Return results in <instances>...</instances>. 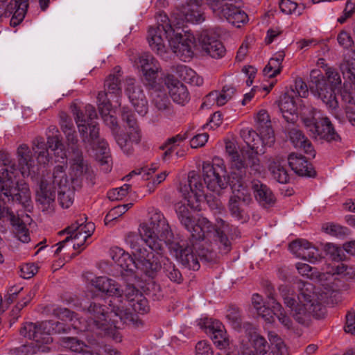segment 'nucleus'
I'll return each mask as SVG.
<instances>
[{
	"instance_id": "obj_1",
	"label": "nucleus",
	"mask_w": 355,
	"mask_h": 355,
	"mask_svg": "<svg viewBox=\"0 0 355 355\" xmlns=\"http://www.w3.org/2000/svg\"><path fill=\"white\" fill-rule=\"evenodd\" d=\"M180 191L183 200L175 205V211L180 224L191 233L192 239L196 241H203L205 244L212 245V241L223 252L230 250V242L225 233L227 225L222 219H216V227L204 217L198 219L197 223L191 210L200 211L206 194L200 178L196 172L191 171L188 175V184L181 185Z\"/></svg>"
},
{
	"instance_id": "obj_2",
	"label": "nucleus",
	"mask_w": 355,
	"mask_h": 355,
	"mask_svg": "<svg viewBox=\"0 0 355 355\" xmlns=\"http://www.w3.org/2000/svg\"><path fill=\"white\" fill-rule=\"evenodd\" d=\"M91 286L96 288L101 293L112 297L110 300V312L102 309L100 303L92 302L87 308L91 320L88 324H83L78 318H76L73 313L65 308H58L53 310V315L61 320L71 323L76 321V324L80 327V331L94 330V327L104 331L105 334L110 336L116 342L121 340L120 333L117 330L118 320L113 318L123 320L128 318L130 312L123 306H119L118 303H122L125 294L121 286L113 279L105 277H95L89 281Z\"/></svg>"
},
{
	"instance_id": "obj_3",
	"label": "nucleus",
	"mask_w": 355,
	"mask_h": 355,
	"mask_svg": "<svg viewBox=\"0 0 355 355\" xmlns=\"http://www.w3.org/2000/svg\"><path fill=\"white\" fill-rule=\"evenodd\" d=\"M0 162L4 166L0 170V220H9L15 237L22 243H28L30 241L28 230L4 204L17 201L27 205L31 201L29 187L24 181L17 180V171L7 154L0 155Z\"/></svg>"
},
{
	"instance_id": "obj_4",
	"label": "nucleus",
	"mask_w": 355,
	"mask_h": 355,
	"mask_svg": "<svg viewBox=\"0 0 355 355\" xmlns=\"http://www.w3.org/2000/svg\"><path fill=\"white\" fill-rule=\"evenodd\" d=\"M146 40L157 55H162L171 49L184 62L193 57L196 47L193 34L184 31L180 21L175 23L164 14L159 15L156 25L148 27Z\"/></svg>"
},
{
	"instance_id": "obj_5",
	"label": "nucleus",
	"mask_w": 355,
	"mask_h": 355,
	"mask_svg": "<svg viewBox=\"0 0 355 355\" xmlns=\"http://www.w3.org/2000/svg\"><path fill=\"white\" fill-rule=\"evenodd\" d=\"M139 235L143 241L149 248L150 252L155 256L150 257L151 261H158L160 267L164 265L166 275L173 282H180L182 275L175 266L163 255L164 244L167 243L173 238L168 223L163 214L157 209L150 213V220L148 223L139 226Z\"/></svg>"
},
{
	"instance_id": "obj_6",
	"label": "nucleus",
	"mask_w": 355,
	"mask_h": 355,
	"mask_svg": "<svg viewBox=\"0 0 355 355\" xmlns=\"http://www.w3.org/2000/svg\"><path fill=\"white\" fill-rule=\"evenodd\" d=\"M202 175L207 188L216 193L230 185L233 196L229 202V208L232 215L238 219L242 217V210L239 202L248 203L251 200L249 190L243 185V179L233 180L227 178L225 162L223 159L216 157L212 163L202 164Z\"/></svg>"
},
{
	"instance_id": "obj_7",
	"label": "nucleus",
	"mask_w": 355,
	"mask_h": 355,
	"mask_svg": "<svg viewBox=\"0 0 355 355\" xmlns=\"http://www.w3.org/2000/svg\"><path fill=\"white\" fill-rule=\"evenodd\" d=\"M241 137L248 146L247 148L241 150V155L234 152L231 144L226 146V150L231 156L230 166V176L227 178L233 180L243 179L248 172L251 175H260L264 171L263 165L257 156L264 151L255 142V137L257 141L260 139L256 132L250 129L243 130Z\"/></svg>"
},
{
	"instance_id": "obj_8",
	"label": "nucleus",
	"mask_w": 355,
	"mask_h": 355,
	"mask_svg": "<svg viewBox=\"0 0 355 355\" xmlns=\"http://www.w3.org/2000/svg\"><path fill=\"white\" fill-rule=\"evenodd\" d=\"M57 319L41 323L26 322L20 329V334L32 340L33 342L21 346L18 349V355H33L38 352H48V345L53 342L51 334L65 333L71 327L75 329L80 328L76 324V321L71 323L58 318Z\"/></svg>"
},
{
	"instance_id": "obj_9",
	"label": "nucleus",
	"mask_w": 355,
	"mask_h": 355,
	"mask_svg": "<svg viewBox=\"0 0 355 355\" xmlns=\"http://www.w3.org/2000/svg\"><path fill=\"white\" fill-rule=\"evenodd\" d=\"M126 242L132 250L133 257L125 252L123 249L113 247L110 249V255L114 263L122 270L130 272L139 270L150 275V272L157 270L160 267V263L156 260L151 261L150 257L154 258L155 256L150 252L149 248L147 249L144 246H146V244L143 241L142 238L139 241L137 235L130 234L126 239Z\"/></svg>"
},
{
	"instance_id": "obj_10",
	"label": "nucleus",
	"mask_w": 355,
	"mask_h": 355,
	"mask_svg": "<svg viewBox=\"0 0 355 355\" xmlns=\"http://www.w3.org/2000/svg\"><path fill=\"white\" fill-rule=\"evenodd\" d=\"M107 94L101 92L97 96V103L99 112L106 125L112 130L115 140L120 148L125 154H129L132 150L133 144H137L141 140V133L137 127L136 120L132 114H129L123 110V119L125 121L128 127L125 130L119 133L117 132L118 124L114 115L115 111L107 98Z\"/></svg>"
},
{
	"instance_id": "obj_11",
	"label": "nucleus",
	"mask_w": 355,
	"mask_h": 355,
	"mask_svg": "<svg viewBox=\"0 0 355 355\" xmlns=\"http://www.w3.org/2000/svg\"><path fill=\"white\" fill-rule=\"evenodd\" d=\"M297 288L299 293L297 296L291 288L286 286H281L279 291L292 316L298 322L303 323L310 314L320 309L319 301L324 297L322 295H317L314 286L310 282H299Z\"/></svg>"
},
{
	"instance_id": "obj_12",
	"label": "nucleus",
	"mask_w": 355,
	"mask_h": 355,
	"mask_svg": "<svg viewBox=\"0 0 355 355\" xmlns=\"http://www.w3.org/2000/svg\"><path fill=\"white\" fill-rule=\"evenodd\" d=\"M17 157L21 175L32 180L37 179L40 166H45L50 161L46 145L41 138L34 140L32 150L26 144L20 145L17 150Z\"/></svg>"
},
{
	"instance_id": "obj_13",
	"label": "nucleus",
	"mask_w": 355,
	"mask_h": 355,
	"mask_svg": "<svg viewBox=\"0 0 355 355\" xmlns=\"http://www.w3.org/2000/svg\"><path fill=\"white\" fill-rule=\"evenodd\" d=\"M71 110L83 141L96 151V159L101 164H108L110 159V148L104 139H98L97 124L87 121L83 112L76 104L71 106Z\"/></svg>"
},
{
	"instance_id": "obj_14",
	"label": "nucleus",
	"mask_w": 355,
	"mask_h": 355,
	"mask_svg": "<svg viewBox=\"0 0 355 355\" xmlns=\"http://www.w3.org/2000/svg\"><path fill=\"white\" fill-rule=\"evenodd\" d=\"M327 75V79H324L319 71L313 70L311 73V81L315 85V87L312 86L311 89L314 95L326 105L329 112L336 118L340 119L335 90L341 83V79L339 74L333 70H328Z\"/></svg>"
},
{
	"instance_id": "obj_15",
	"label": "nucleus",
	"mask_w": 355,
	"mask_h": 355,
	"mask_svg": "<svg viewBox=\"0 0 355 355\" xmlns=\"http://www.w3.org/2000/svg\"><path fill=\"white\" fill-rule=\"evenodd\" d=\"M72 186H75L74 180L68 178L64 166L58 165L54 167L49 180H42L37 191V200L42 205H50L54 201L56 189H66Z\"/></svg>"
},
{
	"instance_id": "obj_16",
	"label": "nucleus",
	"mask_w": 355,
	"mask_h": 355,
	"mask_svg": "<svg viewBox=\"0 0 355 355\" xmlns=\"http://www.w3.org/2000/svg\"><path fill=\"white\" fill-rule=\"evenodd\" d=\"M252 304L258 315H259L266 322L272 323L275 320L274 315H276L279 321L286 328H290L292 321L283 310L282 305L277 302L272 295H268L267 304L271 309L266 306V302L261 296L256 293L252 295Z\"/></svg>"
},
{
	"instance_id": "obj_17",
	"label": "nucleus",
	"mask_w": 355,
	"mask_h": 355,
	"mask_svg": "<svg viewBox=\"0 0 355 355\" xmlns=\"http://www.w3.org/2000/svg\"><path fill=\"white\" fill-rule=\"evenodd\" d=\"M207 2L217 17L237 27L248 19L246 13L239 8L241 0H207Z\"/></svg>"
},
{
	"instance_id": "obj_18",
	"label": "nucleus",
	"mask_w": 355,
	"mask_h": 355,
	"mask_svg": "<svg viewBox=\"0 0 355 355\" xmlns=\"http://www.w3.org/2000/svg\"><path fill=\"white\" fill-rule=\"evenodd\" d=\"M85 218H80L79 221L72 224L64 230L68 236L67 238L59 242L55 253L58 254L64 244L70 240L73 241V248L75 250L80 249L86 243L87 239L92 236L95 230V225L92 222H83Z\"/></svg>"
},
{
	"instance_id": "obj_19",
	"label": "nucleus",
	"mask_w": 355,
	"mask_h": 355,
	"mask_svg": "<svg viewBox=\"0 0 355 355\" xmlns=\"http://www.w3.org/2000/svg\"><path fill=\"white\" fill-rule=\"evenodd\" d=\"M270 346L263 337L254 335L252 338V349H248L243 355H287L288 350L282 338L276 334H270Z\"/></svg>"
},
{
	"instance_id": "obj_20",
	"label": "nucleus",
	"mask_w": 355,
	"mask_h": 355,
	"mask_svg": "<svg viewBox=\"0 0 355 355\" xmlns=\"http://www.w3.org/2000/svg\"><path fill=\"white\" fill-rule=\"evenodd\" d=\"M355 276V270L343 263H334L326 266L325 272L320 273L318 276V283L325 286L327 289L330 288L334 282L339 278L351 279Z\"/></svg>"
},
{
	"instance_id": "obj_21",
	"label": "nucleus",
	"mask_w": 355,
	"mask_h": 355,
	"mask_svg": "<svg viewBox=\"0 0 355 355\" xmlns=\"http://www.w3.org/2000/svg\"><path fill=\"white\" fill-rule=\"evenodd\" d=\"M0 6V24L10 19L12 26H16L24 20L28 8V0H10V1Z\"/></svg>"
},
{
	"instance_id": "obj_22",
	"label": "nucleus",
	"mask_w": 355,
	"mask_h": 355,
	"mask_svg": "<svg viewBox=\"0 0 355 355\" xmlns=\"http://www.w3.org/2000/svg\"><path fill=\"white\" fill-rule=\"evenodd\" d=\"M172 239L164 244L168 246L171 254L184 267L197 270L200 268L198 255L193 252L196 246H186L180 245L178 243L172 242Z\"/></svg>"
},
{
	"instance_id": "obj_23",
	"label": "nucleus",
	"mask_w": 355,
	"mask_h": 355,
	"mask_svg": "<svg viewBox=\"0 0 355 355\" xmlns=\"http://www.w3.org/2000/svg\"><path fill=\"white\" fill-rule=\"evenodd\" d=\"M134 67L140 71L145 80L153 85L161 70V67L156 58L150 53L139 54L133 62Z\"/></svg>"
},
{
	"instance_id": "obj_24",
	"label": "nucleus",
	"mask_w": 355,
	"mask_h": 355,
	"mask_svg": "<svg viewBox=\"0 0 355 355\" xmlns=\"http://www.w3.org/2000/svg\"><path fill=\"white\" fill-rule=\"evenodd\" d=\"M304 125L309 128L311 135L316 139H325L328 141H336L339 139L331 122L327 117L322 118L319 121L304 119Z\"/></svg>"
},
{
	"instance_id": "obj_25",
	"label": "nucleus",
	"mask_w": 355,
	"mask_h": 355,
	"mask_svg": "<svg viewBox=\"0 0 355 355\" xmlns=\"http://www.w3.org/2000/svg\"><path fill=\"white\" fill-rule=\"evenodd\" d=\"M341 70L344 78L347 79L341 91L344 101H351L352 92L355 90V52H350L349 57L345 56L341 64Z\"/></svg>"
},
{
	"instance_id": "obj_26",
	"label": "nucleus",
	"mask_w": 355,
	"mask_h": 355,
	"mask_svg": "<svg viewBox=\"0 0 355 355\" xmlns=\"http://www.w3.org/2000/svg\"><path fill=\"white\" fill-rule=\"evenodd\" d=\"M132 308V309L139 313H145L148 311V305L147 300L144 296L134 286L128 285L125 289V294L123 302L119 306H123V309H127L130 312V309L127 307V304ZM131 313L126 319L120 320L121 322H125L126 320L130 318Z\"/></svg>"
},
{
	"instance_id": "obj_27",
	"label": "nucleus",
	"mask_w": 355,
	"mask_h": 355,
	"mask_svg": "<svg viewBox=\"0 0 355 355\" xmlns=\"http://www.w3.org/2000/svg\"><path fill=\"white\" fill-rule=\"evenodd\" d=\"M258 135L260 141L255 142L263 149V146H271L275 142V136L273 130L271 128L270 120L268 114L264 110H260L255 118Z\"/></svg>"
},
{
	"instance_id": "obj_28",
	"label": "nucleus",
	"mask_w": 355,
	"mask_h": 355,
	"mask_svg": "<svg viewBox=\"0 0 355 355\" xmlns=\"http://www.w3.org/2000/svg\"><path fill=\"white\" fill-rule=\"evenodd\" d=\"M295 91L290 89L281 98L279 107L283 117L288 123H294L298 118V110L302 100L295 97Z\"/></svg>"
},
{
	"instance_id": "obj_29",
	"label": "nucleus",
	"mask_w": 355,
	"mask_h": 355,
	"mask_svg": "<svg viewBox=\"0 0 355 355\" xmlns=\"http://www.w3.org/2000/svg\"><path fill=\"white\" fill-rule=\"evenodd\" d=\"M133 78H128L125 81V93L137 112L144 116L148 112V103L145 95L139 86L136 85Z\"/></svg>"
},
{
	"instance_id": "obj_30",
	"label": "nucleus",
	"mask_w": 355,
	"mask_h": 355,
	"mask_svg": "<svg viewBox=\"0 0 355 355\" xmlns=\"http://www.w3.org/2000/svg\"><path fill=\"white\" fill-rule=\"evenodd\" d=\"M196 47L194 51L198 49V46L213 58H220L225 53V49L223 44L215 37L211 35L208 31H203L198 37V44L195 39Z\"/></svg>"
},
{
	"instance_id": "obj_31",
	"label": "nucleus",
	"mask_w": 355,
	"mask_h": 355,
	"mask_svg": "<svg viewBox=\"0 0 355 355\" xmlns=\"http://www.w3.org/2000/svg\"><path fill=\"white\" fill-rule=\"evenodd\" d=\"M289 250L296 257L311 263L316 262L320 257L318 250L306 240L299 239L292 242L289 245Z\"/></svg>"
},
{
	"instance_id": "obj_32",
	"label": "nucleus",
	"mask_w": 355,
	"mask_h": 355,
	"mask_svg": "<svg viewBox=\"0 0 355 355\" xmlns=\"http://www.w3.org/2000/svg\"><path fill=\"white\" fill-rule=\"evenodd\" d=\"M235 89L229 85L223 87L221 92L213 91L206 96L202 107L209 108L214 105L222 106L232 98Z\"/></svg>"
},
{
	"instance_id": "obj_33",
	"label": "nucleus",
	"mask_w": 355,
	"mask_h": 355,
	"mask_svg": "<svg viewBox=\"0 0 355 355\" xmlns=\"http://www.w3.org/2000/svg\"><path fill=\"white\" fill-rule=\"evenodd\" d=\"M201 3H196L194 2L187 3L186 6H184L179 13H174L171 19L174 22L178 18L184 17V20L192 24H198L204 21L205 18L203 12L200 8Z\"/></svg>"
},
{
	"instance_id": "obj_34",
	"label": "nucleus",
	"mask_w": 355,
	"mask_h": 355,
	"mask_svg": "<svg viewBox=\"0 0 355 355\" xmlns=\"http://www.w3.org/2000/svg\"><path fill=\"white\" fill-rule=\"evenodd\" d=\"M166 85L173 101L180 105H184L189 100V94L184 85L171 76L166 78Z\"/></svg>"
},
{
	"instance_id": "obj_35",
	"label": "nucleus",
	"mask_w": 355,
	"mask_h": 355,
	"mask_svg": "<svg viewBox=\"0 0 355 355\" xmlns=\"http://www.w3.org/2000/svg\"><path fill=\"white\" fill-rule=\"evenodd\" d=\"M288 162L291 169L299 175L313 177L315 174L311 165L301 155L291 153L288 157Z\"/></svg>"
},
{
	"instance_id": "obj_36",
	"label": "nucleus",
	"mask_w": 355,
	"mask_h": 355,
	"mask_svg": "<svg viewBox=\"0 0 355 355\" xmlns=\"http://www.w3.org/2000/svg\"><path fill=\"white\" fill-rule=\"evenodd\" d=\"M89 171L87 163L83 159V155L78 151L74 153V157L71 160V179L74 180V185L78 186V180L87 175Z\"/></svg>"
},
{
	"instance_id": "obj_37",
	"label": "nucleus",
	"mask_w": 355,
	"mask_h": 355,
	"mask_svg": "<svg viewBox=\"0 0 355 355\" xmlns=\"http://www.w3.org/2000/svg\"><path fill=\"white\" fill-rule=\"evenodd\" d=\"M254 195L259 203L264 207L270 206L275 202V198L270 189L259 181L252 182Z\"/></svg>"
},
{
	"instance_id": "obj_38",
	"label": "nucleus",
	"mask_w": 355,
	"mask_h": 355,
	"mask_svg": "<svg viewBox=\"0 0 355 355\" xmlns=\"http://www.w3.org/2000/svg\"><path fill=\"white\" fill-rule=\"evenodd\" d=\"M290 139L296 148L303 150L306 154L315 156V152L311 142L304 137L302 132L297 129L290 131Z\"/></svg>"
},
{
	"instance_id": "obj_39",
	"label": "nucleus",
	"mask_w": 355,
	"mask_h": 355,
	"mask_svg": "<svg viewBox=\"0 0 355 355\" xmlns=\"http://www.w3.org/2000/svg\"><path fill=\"white\" fill-rule=\"evenodd\" d=\"M285 57L282 51L276 53L268 61L263 72L265 76L272 78L278 75L282 71V63Z\"/></svg>"
},
{
	"instance_id": "obj_40",
	"label": "nucleus",
	"mask_w": 355,
	"mask_h": 355,
	"mask_svg": "<svg viewBox=\"0 0 355 355\" xmlns=\"http://www.w3.org/2000/svg\"><path fill=\"white\" fill-rule=\"evenodd\" d=\"M178 73L184 81L192 85L200 86L203 83V79L187 66H180L178 68Z\"/></svg>"
},
{
	"instance_id": "obj_41",
	"label": "nucleus",
	"mask_w": 355,
	"mask_h": 355,
	"mask_svg": "<svg viewBox=\"0 0 355 355\" xmlns=\"http://www.w3.org/2000/svg\"><path fill=\"white\" fill-rule=\"evenodd\" d=\"M47 144L49 148L54 152L55 161L64 163L67 159L66 152L62 144L57 137H51L48 138Z\"/></svg>"
},
{
	"instance_id": "obj_42",
	"label": "nucleus",
	"mask_w": 355,
	"mask_h": 355,
	"mask_svg": "<svg viewBox=\"0 0 355 355\" xmlns=\"http://www.w3.org/2000/svg\"><path fill=\"white\" fill-rule=\"evenodd\" d=\"M61 118V128L66 135L67 139L69 144H76L78 139L76 136L73 124L71 120L64 114L60 116Z\"/></svg>"
},
{
	"instance_id": "obj_43",
	"label": "nucleus",
	"mask_w": 355,
	"mask_h": 355,
	"mask_svg": "<svg viewBox=\"0 0 355 355\" xmlns=\"http://www.w3.org/2000/svg\"><path fill=\"white\" fill-rule=\"evenodd\" d=\"M269 170L275 180L278 182L284 184L288 180V175L286 170L279 162H272L269 165Z\"/></svg>"
},
{
	"instance_id": "obj_44",
	"label": "nucleus",
	"mask_w": 355,
	"mask_h": 355,
	"mask_svg": "<svg viewBox=\"0 0 355 355\" xmlns=\"http://www.w3.org/2000/svg\"><path fill=\"white\" fill-rule=\"evenodd\" d=\"M104 87L107 93L114 94L116 96L121 93L120 87V75L110 74L105 80Z\"/></svg>"
},
{
	"instance_id": "obj_45",
	"label": "nucleus",
	"mask_w": 355,
	"mask_h": 355,
	"mask_svg": "<svg viewBox=\"0 0 355 355\" xmlns=\"http://www.w3.org/2000/svg\"><path fill=\"white\" fill-rule=\"evenodd\" d=\"M76 186L66 187L58 190V199L63 208H69L73 202Z\"/></svg>"
},
{
	"instance_id": "obj_46",
	"label": "nucleus",
	"mask_w": 355,
	"mask_h": 355,
	"mask_svg": "<svg viewBox=\"0 0 355 355\" xmlns=\"http://www.w3.org/2000/svg\"><path fill=\"white\" fill-rule=\"evenodd\" d=\"M132 206V203H128L112 208L105 217V224L106 225L110 224L112 221L125 214Z\"/></svg>"
},
{
	"instance_id": "obj_47",
	"label": "nucleus",
	"mask_w": 355,
	"mask_h": 355,
	"mask_svg": "<svg viewBox=\"0 0 355 355\" xmlns=\"http://www.w3.org/2000/svg\"><path fill=\"white\" fill-rule=\"evenodd\" d=\"M279 6L281 12L286 15L296 14L300 15L304 9H301L295 2L291 0H281Z\"/></svg>"
},
{
	"instance_id": "obj_48",
	"label": "nucleus",
	"mask_w": 355,
	"mask_h": 355,
	"mask_svg": "<svg viewBox=\"0 0 355 355\" xmlns=\"http://www.w3.org/2000/svg\"><path fill=\"white\" fill-rule=\"evenodd\" d=\"M324 250L326 254L336 262L341 261L345 257L343 249L333 243H327Z\"/></svg>"
},
{
	"instance_id": "obj_49",
	"label": "nucleus",
	"mask_w": 355,
	"mask_h": 355,
	"mask_svg": "<svg viewBox=\"0 0 355 355\" xmlns=\"http://www.w3.org/2000/svg\"><path fill=\"white\" fill-rule=\"evenodd\" d=\"M61 345L78 354L85 345L76 338L64 337L61 340Z\"/></svg>"
},
{
	"instance_id": "obj_50",
	"label": "nucleus",
	"mask_w": 355,
	"mask_h": 355,
	"mask_svg": "<svg viewBox=\"0 0 355 355\" xmlns=\"http://www.w3.org/2000/svg\"><path fill=\"white\" fill-rule=\"evenodd\" d=\"M225 318L234 329L239 328L241 326V319L237 308L230 306L226 311Z\"/></svg>"
},
{
	"instance_id": "obj_51",
	"label": "nucleus",
	"mask_w": 355,
	"mask_h": 355,
	"mask_svg": "<svg viewBox=\"0 0 355 355\" xmlns=\"http://www.w3.org/2000/svg\"><path fill=\"white\" fill-rule=\"evenodd\" d=\"M205 332L209 334L211 337L216 334H223L224 331V327L223 324L218 320H207L205 322Z\"/></svg>"
},
{
	"instance_id": "obj_52",
	"label": "nucleus",
	"mask_w": 355,
	"mask_h": 355,
	"mask_svg": "<svg viewBox=\"0 0 355 355\" xmlns=\"http://www.w3.org/2000/svg\"><path fill=\"white\" fill-rule=\"evenodd\" d=\"M130 188V185L125 184L121 187L113 189L107 193V197L112 201L121 200L128 194Z\"/></svg>"
},
{
	"instance_id": "obj_53",
	"label": "nucleus",
	"mask_w": 355,
	"mask_h": 355,
	"mask_svg": "<svg viewBox=\"0 0 355 355\" xmlns=\"http://www.w3.org/2000/svg\"><path fill=\"white\" fill-rule=\"evenodd\" d=\"M296 268L298 272L302 276L306 277L311 279H315L318 282V276L321 272H315L313 271V268L307 263H297Z\"/></svg>"
},
{
	"instance_id": "obj_54",
	"label": "nucleus",
	"mask_w": 355,
	"mask_h": 355,
	"mask_svg": "<svg viewBox=\"0 0 355 355\" xmlns=\"http://www.w3.org/2000/svg\"><path fill=\"white\" fill-rule=\"evenodd\" d=\"M156 170V166L152 168H142L135 169L131 171L128 175H126L125 178L126 180H129L134 175H140L142 179L147 180Z\"/></svg>"
},
{
	"instance_id": "obj_55",
	"label": "nucleus",
	"mask_w": 355,
	"mask_h": 355,
	"mask_svg": "<svg viewBox=\"0 0 355 355\" xmlns=\"http://www.w3.org/2000/svg\"><path fill=\"white\" fill-rule=\"evenodd\" d=\"M291 89L295 91V97L306 98L309 94V90L306 84L301 79L297 78L295 80L294 87Z\"/></svg>"
},
{
	"instance_id": "obj_56",
	"label": "nucleus",
	"mask_w": 355,
	"mask_h": 355,
	"mask_svg": "<svg viewBox=\"0 0 355 355\" xmlns=\"http://www.w3.org/2000/svg\"><path fill=\"white\" fill-rule=\"evenodd\" d=\"M184 135H178L175 137H171L167 140L164 146H162V148H166L164 152V157H167L172 153L173 148L176 146H179L180 143L185 139Z\"/></svg>"
},
{
	"instance_id": "obj_57",
	"label": "nucleus",
	"mask_w": 355,
	"mask_h": 355,
	"mask_svg": "<svg viewBox=\"0 0 355 355\" xmlns=\"http://www.w3.org/2000/svg\"><path fill=\"white\" fill-rule=\"evenodd\" d=\"M153 103L157 109L166 110L168 106V100L166 94L161 92H156L153 96Z\"/></svg>"
},
{
	"instance_id": "obj_58",
	"label": "nucleus",
	"mask_w": 355,
	"mask_h": 355,
	"mask_svg": "<svg viewBox=\"0 0 355 355\" xmlns=\"http://www.w3.org/2000/svg\"><path fill=\"white\" fill-rule=\"evenodd\" d=\"M21 277L30 279L37 272V267L34 263H26L21 266Z\"/></svg>"
},
{
	"instance_id": "obj_59",
	"label": "nucleus",
	"mask_w": 355,
	"mask_h": 355,
	"mask_svg": "<svg viewBox=\"0 0 355 355\" xmlns=\"http://www.w3.org/2000/svg\"><path fill=\"white\" fill-rule=\"evenodd\" d=\"M338 44L345 49H348L354 44L350 35L345 31H342L337 37Z\"/></svg>"
},
{
	"instance_id": "obj_60",
	"label": "nucleus",
	"mask_w": 355,
	"mask_h": 355,
	"mask_svg": "<svg viewBox=\"0 0 355 355\" xmlns=\"http://www.w3.org/2000/svg\"><path fill=\"white\" fill-rule=\"evenodd\" d=\"M208 138L209 135L207 133L196 135L191 139V147L193 148H197L205 146L208 141Z\"/></svg>"
},
{
	"instance_id": "obj_61",
	"label": "nucleus",
	"mask_w": 355,
	"mask_h": 355,
	"mask_svg": "<svg viewBox=\"0 0 355 355\" xmlns=\"http://www.w3.org/2000/svg\"><path fill=\"white\" fill-rule=\"evenodd\" d=\"M322 230L327 234L334 236H338L344 233V230L341 226L333 223L324 225Z\"/></svg>"
},
{
	"instance_id": "obj_62",
	"label": "nucleus",
	"mask_w": 355,
	"mask_h": 355,
	"mask_svg": "<svg viewBox=\"0 0 355 355\" xmlns=\"http://www.w3.org/2000/svg\"><path fill=\"white\" fill-rule=\"evenodd\" d=\"M355 11V0H347L345 8L344 9V14L343 16L338 19V21L343 23L345 20L352 16L353 12Z\"/></svg>"
},
{
	"instance_id": "obj_63",
	"label": "nucleus",
	"mask_w": 355,
	"mask_h": 355,
	"mask_svg": "<svg viewBox=\"0 0 355 355\" xmlns=\"http://www.w3.org/2000/svg\"><path fill=\"white\" fill-rule=\"evenodd\" d=\"M345 331L355 336V313L354 312L349 311L346 315Z\"/></svg>"
},
{
	"instance_id": "obj_64",
	"label": "nucleus",
	"mask_w": 355,
	"mask_h": 355,
	"mask_svg": "<svg viewBox=\"0 0 355 355\" xmlns=\"http://www.w3.org/2000/svg\"><path fill=\"white\" fill-rule=\"evenodd\" d=\"M196 355H212L211 347L207 341H199L196 344Z\"/></svg>"
}]
</instances>
